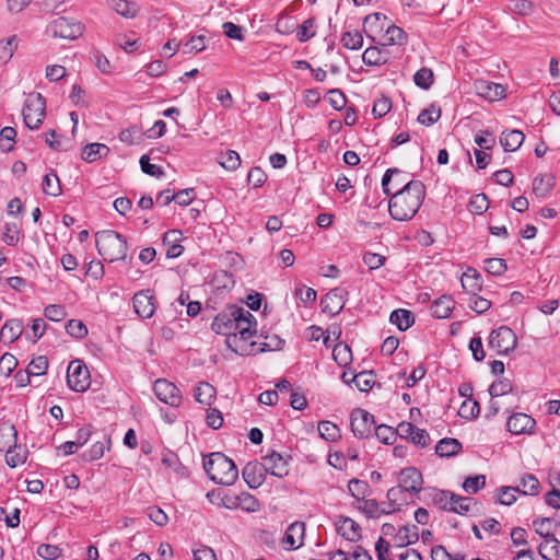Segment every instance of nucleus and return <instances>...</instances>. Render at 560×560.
Instances as JSON below:
<instances>
[{"label": "nucleus", "instance_id": "obj_1", "mask_svg": "<svg viewBox=\"0 0 560 560\" xmlns=\"http://www.w3.org/2000/svg\"><path fill=\"white\" fill-rule=\"evenodd\" d=\"M425 198V186L421 180L413 179L405 184L390 196L388 211L396 221H409L419 211Z\"/></svg>", "mask_w": 560, "mask_h": 560}, {"label": "nucleus", "instance_id": "obj_2", "mask_svg": "<svg viewBox=\"0 0 560 560\" xmlns=\"http://www.w3.org/2000/svg\"><path fill=\"white\" fill-rule=\"evenodd\" d=\"M235 314L240 316L242 312L237 305H230L214 317L211 328L214 332L226 336L225 345L230 350L240 355H250L255 352L256 342L240 343L237 334L234 332Z\"/></svg>", "mask_w": 560, "mask_h": 560}, {"label": "nucleus", "instance_id": "obj_3", "mask_svg": "<svg viewBox=\"0 0 560 560\" xmlns=\"http://www.w3.org/2000/svg\"><path fill=\"white\" fill-rule=\"evenodd\" d=\"M203 469L212 481L223 486L233 485L238 477L234 462L221 452L205 457Z\"/></svg>", "mask_w": 560, "mask_h": 560}, {"label": "nucleus", "instance_id": "obj_4", "mask_svg": "<svg viewBox=\"0 0 560 560\" xmlns=\"http://www.w3.org/2000/svg\"><path fill=\"white\" fill-rule=\"evenodd\" d=\"M95 244L98 254L107 261L125 260L127 258L128 243L126 237L113 230L98 231L95 234Z\"/></svg>", "mask_w": 560, "mask_h": 560}, {"label": "nucleus", "instance_id": "obj_5", "mask_svg": "<svg viewBox=\"0 0 560 560\" xmlns=\"http://www.w3.org/2000/svg\"><path fill=\"white\" fill-rule=\"evenodd\" d=\"M46 102L45 98L39 93H31L28 94L24 108H23V119L25 125L30 129H37L43 122L45 117Z\"/></svg>", "mask_w": 560, "mask_h": 560}, {"label": "nucleus", "instance_id": "obj_6", "mask_svg": "<svg viewBox=\"0 0 560 560\" xmlns=\"http://www.w3.org/2000/svg\"><path fill=\"white\" fill-rule=\"evenodd\" d=\"M516 346L517 337L508 326L493 329L489 336V347L495 349L498 354H509Z\"/></svg>", "mask_w": 560, "mask_h": 560}, {"label": "nucleus", "instance_id": "obj_7", "mask_svg": "<svg viewBox=\"0 0 560 560\" xmlns=\"http://www.w3.org/2000/svg\"><path fill=\"white\" fill-rule=\"evenodd\" d=\"M350 425L354 436L359 439L372 436V430L376 427L374 416L361 408L351 411Z\"/></svg>", "mask_w": 560, "mask_h": 560}, {"label": "nucleus", "instance_id": "obj_8", "mask_svg": "<svg viewBox=\"0 0 560 560\" xmlns=\"http://www.w3.org/2000/svg\"><path fill=\"white\" fill-rule=\"evenodd\" d=\"M153 392L159 400L177 408L182 404V394L176 385L166 378H159L153 384Z\"/></svg>", "mask_w": 560, "mask_h": 560}, {"label": "nucleus", "instance_id": "obj_9", "mask_svg": "<svg viewBox=\"0 0 560 560\" xmlns=\"http://www.w3.org/2000/svg\"><path fill=\"white\" fill-rule=\"evenodd\" d=\"M238 308L242 314L240 316L235 314L234 332L240 335L237 338L240 339V343H243L247 342L249 338L256 335L257 322L249 311L241 306H238Z\"/></svg>", "mask_w": 560, "mask_h": 560}, {"label": "nucleus", "instance_id": "obj_10", "mask_svg": "<svg viewBox=\"0 0 560 560\" xmlns=\"http://www.w3.org/2000/svg\"><path fill=\"white\" fill-rule=\"evenodd\" d=\"M348 292L342 288H335L327 292L320 300L322 310L331 316L339 314L346 304Z\"/></svg>", "mask_w": 560, "mask_h": 560}, {"label": "nucleus", "instance_id": "obj_11", "mask_svg": "<svg viewBox=\"0 0 560 560\" xmlns=\"http://www.w3.org/2000/svg\"><path fill=\"white\" fill-rule=\"evenodd\" d=\"M135 312L142 318H151L156 310L155 296L151 290H141L132 298Z\"/></svg>", "mask_w": 560, "mask_h": 560}, {"label": "nucleus", "instance_id": "obj_12", "mask_svg": "<svg viewBox=\"0 0 560 560\" xmlns=\"http://www.w3.org/2000/svg\"><path fill=\"white\" fill-rule=\"evenodd\" d=\"M291 457H284L282 454L271 451L267 455L262 456V465L266 471L275 477L283 478L289 474V459Z\"/></svg>", "mask_w": 560, "mask_h": 560}, {"label": "nucleus", "instance_id": "obj_13", "mask_svg": "<svg viewBox=\"0 0 560 560\" xmlns=\"http://www.w3.org/2000/svg\"><path fill=\"white\" fill-rule=\"evenodd\" d=\"M46 32L54 38L68 39L70 37V16L66 9L52 14Z\"/></svg>", "mask_w": 560, "mask_h": 560}, {"label": "nucleus", "instance_id": "obj_14", "mask_svg": "<svg viewBox=\"0 0 560 560\" xmlns=\"http://www.w3.org/2000/svg\"><path fill=\"white\" fill-rule=\"evenodd\" d=\"M536 427V420L527 413L516 412L506 421L508 431L512 434H532Z\"/></svg>", "mask_w": 560, "mask_h": 560}, {"label": "nucleus", "instance_id": "obj_15", "mask_svg": "<svg viewBox=\"0 0 560 560\" xmlns=\"http://www.w3.org/2000/svg\"><path fill=\"white\" fill-rule=\"evenodd\" d=\"M72 392L84 393L91 386V372L81 359L72 360Z\"/></svg>", "mask_w": 560, "mask_h": 560}, {"label": "nucleus", "instance_id": "obj_16", "mask_svg": "<svg viewBox=\"0 0 560 560\" xmlns=\"http://www.w3.org/2000/svg\"><path fill=\"white\" fill-rule=\"evenodd\" d=\"M398 435L419 447H425L430 441V436L425 430L419 429L407 421H401L398 424Z\"/></svg>", "mask_w": 560, "mask_h": 560}, {"label": "nucleus", "instance_id": "obj_17", "mask_svg": "<svg viewBox=\"0 0 560 560\" xmlns=\"http://www.w3.org/2000/svg\"><path fill=\"white\" fill-rule=\"evenodd\" d=\"M266 474L267 471L265 466L262 465V463L258 462L247 463L242 470L244 481L252 489H257L262 485V482L265 481Z\"/></svg>", "mask_w": 560, "mask_h": 560}, {"label": "nucleus", "instance_id": "obj_18", "mask_svg": "<svg viewBox=\"0 0 560 560\" xmlns=\"http://www.w3.org/2000/svg\"><path fill=\"white\" fill-rule=\"evenodd\" d=\"M423 482L421 472L415 467H408L400 471L399 486L410 493H419Z\"/></svg>", "mask_w": 560, "mask_h": 560}, {"label": "nucleus", "instance_id": "obj_19", "mask_svg": "<svg viewBox=\"0 0 560 560\" xmlns=\"http://www.w3.org/2000/svg\"><path fill=\"white\" fill-rule=\"evenodd\" d=\"M305 533V524L303 522L292 523L285 530L282 538V545L288 550H295L302 546Z\"/></svg>", "mask_w": 560, "mask_h": 560}, {"label": "nucleus", "instance_id": "obj_20", "mask_svg": "<svg viewBox=\"0 0 560 560\" xmlns=\"http://www.w3.org/2000/svg\"><path fill=\"white\" fill-rule=\"evenodd\" d=\"M476 93L490 102L499 101L505 95V88L501 84L479 80L475 82Z\"/></svg>", "mask_w": 560, "mask_h": 560}, {"label": "nucleus", "instance_id": "obj_21", "mask_svg": "<svg viewBox=\"0 0 560 560\" xmlns=\"http://www.w3.org/2000/svg\"><path fill=\"white\" fill-rule=\"evenodd\" d=\"M387 22L388 20L385 14L375 12L364 18L363 30L366 36L374 42V35L383 32Z\"/></svg>", "mask_w": 560, "mask_h": 560}, {"label": "nucleus", "instance_id": "obj_22", "mask_svg": "<svg viewBox=\"0 0 560 560\" xmlns=\"http://www.w3.org/2000/svg\"><path fill=\"white\" fill-rule=\"evenodd\" d=\"M183 233L179 230H170L163 236V244L167 246L166 256L177 258L182 255L184 247L179 244Z\"/></svg>", "mask_w": 560, "mask_h": 560}, {"label": "nucleus", "instance_id": "obj_23", "mask_svg": "<svg viewBox=\"0 0 560 560\" xmlns=\"http://www.w3.org/2000/svg\"><path fill=\"white\" fill-rule=\"evenodd\" d=\"M384 31L382 46L404 45L407 43L408 35L401 27L386 23Z\"/></svg>", "mask_w": 560, "mask_h": 560}, {"label": "nucleus", "instance_id": "obj_24", "mask_svg": "<svg viewBox=\"0 0 560 560\" xmlns=\"http://www.w3.org/2000/svg\"><path fill=\"white\" fill-rule=\"evenodd\" d=\"M337 532L349 541H358L361 538L360 525L350 517L340 518Z\"/></svg>", "mask_w": 560, "mask_h": 560}, {"label": "nucleus", "instance_id": "obj_25", "mask_svg": "<svg viewBox=\"0 0 560 560\" xmlns=\"http://www.w3.org/2000/svg\"><path fill=\"white\" fill-rule=\"evenodd\" d=\"M525 136L521 130H505L500 136V143L506 152L516 151L524 142Z\"/></svg>", "mask_w": 560, "mask_h": 560}, {"label": "nucleus", "instance_id": "obj_26", "mask_svg": "<svg viewBox=\"0 0 560 560\" xmlns=\"http://www.w3.org/2000/svg\"><path fill=\"white\" fill-rule=\"evenodd\" d=\"M23 332V323L21 319L12 318L4 323L0 330V338L5 342L18 340Z\"/></svg>", "mask_w": 560, "mask_h": 560}, {"label": "nucleus", "instance_id": "obj_27", "mask_svg": "<svg viewBox=\"0 0 560 560\" xmlns=\"http://www.w3.org/2000/svg\"><path fill=\"white\" fill-rule=\"evenodd\" d=\"M389 59V52L377 46L366 48L362 55V60L368 66H382Z\"/></svg>", "mask_w": 560, "mask_h": 560}, {"label": "nucleus", "instance_id": "obj_28", "mask_svg": "<svg viewBox=\"0 0 560 560\" xmlns=\"http://www.w3.org/2000/svg\"><path fill=\"white\" fill-rule=\"evenodd\" d=\"M460 282L463 289L472 295H476L482 288L481 276L474 268H468L467 271L463 273Z\"/></svg>", "mask_w": 560, "mask_h": 560}, {"label": "nucleus", "instance_id": "obj_29", "mask_svg": "<svg viewBox=\"0 0 560 560\" xmlns=\"http://www.w3.org/2000/svg\"><path fill=\"white\" fill-rule=\"evenodd\" d=\"M108 153L109 148L106 144L94 142L86 144L83 148L81 158L88 163H93L101 160L102 158L107 156Z\"/></svg>", "mask_w": 560, "mask_h": 560}, {"label": "nucleus", "instance_id": "obj_30", "mask_svg": "<svg viewBox=\"0 0 560 560\" xmlns=\"http://www.w3.org/2000/svg\"><path fill=\"white\" fill-rule=\"evenodd\" d=\"M538 551L545 560H558L560 557V541L555 535L549 536L539 545Z\"/></svg>", "mask_w": 560, "mask_h": 560}, {"label": "nucleus", "instance_id": "obj_31", "mask_svg": "<svg viewBox=\"0 0 560 560\" xmlns=\"http://www.w3.org/2000/svg\"><path fill=\"white\" fill-rule=\"evenodd\" d=\"M455 302L450 295H442L435 300L431 305V313L435 318H447L453 308Z\"/></svg>", "mask_w": 560, "mask_h": 560}, {"label": "nucleus", "instance_id": "obj_32", "mask_svg": "<svg viewBox=\"0 0 560 560\" xmlns=\"http://www.w3.org/2000/svg\"><path fill=\"white\" fill-rule=\"evenodd\" d=\"M418 539L419 533L416 525L402 526L395 536V546L398 548H404L417 542Z\"/></svg>", "mask_w": 560, "mask_h": 560}, {"label": "nucleus", "instance_id": "obj_33", "mask_svg": "<svg viewBox=\"0 0 560 560\" xmlns=\"http://www.w3.org/2000/svg\"><path fill=\"white\" fill-rule=\"evenodd\" d=\"M18 431L10 422L0 423V451L12 448L16 445Z\"/></svg>", "mask_w": 560, "mask_h": 560}, {"label": "nucleus", "instance_id": "obj_34", "mask_svg": "<svg viewBox=\"0 0 560 560\" xmlns=\"http://www.w3.org/2000/svg\"><path fill=\"white\" fill-rule=\"evenodd\" d=\"M389 322L399 330L405 331L413 325L415 316L412 312L408 310L398 308L392 312Z\"/></svg>", "mask_w": 560, "mask_h": 560}, {"label": "nucleus", "instance_id": "obj_35", "mask_svg": "<svg viewBox=\"0 0 560 560\" xmlns=\"http://www.w3.org/2000/svg\"><path fill=\"white\" fill-rule=\"evenodd\" d=\"M112 9L126 19H133L139 12V5L136 2L127 0H107Z\"/></svg>", "mask_w": 560, "mask_h": 560}, {"label": "nucleus", "instance_id": "obj_36", "mask_svg": "<svg viewBox=\"0 0 560 560\" xmlns=\"http://www.w3.org/2000/svg\"><path fill=\"white\" fill-rule=\"evenodd\" d=\"M462 450V443L457 439L444 438L435 446V452L441 457H451Z\"/></svg>", "mask_w": 560, "mask_h": 560}, {"label": "nucleus", "instance_id": "obj_37", "mask_svg": "<svg viewBox=\"0 0 560 560\" xmlns=\"http://www.w3.org/2000/svg\"><path fill=\"white\" fill-rule=\"evenodd\" d=\"M215 388L208 382H200L194 390L195 399L206 406H210L215 398Z\"/></svg>", "mask_w": 560, "mask_h": 560}, {"label": "nucleus", "instance_id": "obj_38", "mask_svg": "<svg viewBox=\"0 0 560 560\" xmlns=\"http://www.w3.org/2000/svg\"><path fill=\"white\" fill-rule=\"evenodd\" d=\"M110 438L107 435L103 436V441H96L88 453H83L82 457L84 460L93 462L104 456L105 450L109 448Z\"/></svg>", "mask_w": 560, "mask_h": 560}, {"label": "nucleus", "instance_id": "obj_39", "mask_svg": "<svg viewBox=\"0 0 560 560\" xmlns=\"http://www.w3.org/2000/svg\"><path fill=\"white\" fill-rule=\"evenodd\" d=\"M553 178L547 175H538L533 180V191L536 196L545 197L553 188Z\"/></svg>", "mask_w": 560, "mask_h": 560}, {"label": "nucleus", "instance_id": "obj_40", "mask_svg": "<svg viewBox=\"0 0 560 560\" xmlns=\"http://www.w3.org/2000/svg\"><path fill=\"white\" fill-rule=\"evenodd\" d=\"M374 434L377 438V440L386 445H392L395 443L398 435V427L396 429L386 425L381 424L374 428Z\"/></svg>", "mask_w": 560, "mask_h": 560}, {"label": "nucleus", "instance_id": "obj_41", "mask_svg": "<svg viewBox=\"0 0 560 560\" xmlns=\"http://www.w3.org/2000/svg\"><path fill=\"white\" fill-rule=\"evenodd\" d=\"M518 492L526 495H535L539 492L540 483L539 480L532 474H526L521 478Z\"/></svg>", "mask_w": 560, "mask_h": 560}, {"label": "nucleus", "instance_id": "obj_42", "mask_svg": "<svg viewBox=\"0 0 560 560\" xmlns=\"http://www.w3.org/2000/svg\"><path fill=\"white\" fill-rule=\"evenodd\" d=\"M332 357L340 366H346L352 360V352L347 343L338 342L332 349Z\"/></svg>", "mask_w": 560, "mask_h": 560}, {"label": "nucleus", "instance_id": "obj_43", "mask_svg": "<svg viewBox=\"0 0 560 560\" xmlns=\"http://www.w3.org/2000/svg\"><path fill=\"white\" fill-rule=\"evenodd\" d=\"M455 494L456 493L448 490H439L433 495V502L441 510L451 512L453 504L456 503Z\"/></svg>", "mask_w": 560, "mask_h": 560}, {"label": "nucleus", "instance_id": "obj_44", "mask_svg": "<svg viewBox=\"0 0 560 560\" xmlns=\"http://www.w3.org/2000/svg\"><path fill=\"white\" fill-rule=\"evenodd\" d=\"M441 117V108L435 104H431L428 108L421 110L417 120L423 126H431Z\"/></svg>", "mask_w": 560, "mask_h": 560}, {"label": "nucleus", "instance_id": "obj_45", "mask_svg": "<svg viewBox=\"0 0 560 560\" xmlns=\"http://www.w3.org/2000/svg\"><path fill=\"white\" fill-rule=\"evenodd\" d=\"M317 429L319 435L326 441L334 442L340 438V429L330 421H320Z\"/></svg>", "mask_w": 560, "mask_h": 560}, {"label": "nucleus", "instance_id": "obj_46", "mask_svg": "<svg viewBox=\"0 0 560 560\" xmlns=\"http://www.w3.org/2000/svg\"><path fill=\"white\" fill-rule=\"evenodd\" d=\"M61 185L58 176L55 173H48L44 177L43 191L52 197H57L61 194Z\"/></svg>", "mask_w": 560, "mask_h": 560}, {"label": "nucleus", "instance_id": "obj_47", "mask_svg": "<svg viewBox=\"0 0 560 560\" xmlns=\"http://www.w3.org/2000/svg\"><path fill=\"white\" fill-rule=\"evenodd\" d=\"M219 163L228 171H235L241 165V158L236 151L228 150L220 154Z\"/></svg>", "mask_w": 560, "mask_h": 560}, {"label": "nucleus", "instance_id": "obj_48", "mask_svg": "<svg viewBox=\"0 0 560 560\" xmlns=\"http://www.w3.org/2000/svg\"><path fill=\"white\" fill-rule=\"evenodd\" d=\"M348 489L358 501L363 500L370 492L369 483L360 479H351L348 483Z\"/></svg>", "mask_w": 560, "mask_h": 560}, {"label": "nucleus", "instance_id": "obj_49", "mask_svg": "<svg viewBox=\"0 0 560 560\" xmlns=\"http://www.w3.org/2000/svg\"><path fill=\"white\" fill-rule=\"evenodd\" d=\"M341 44L345 48L357 50L360 49L363 45L362 34L358 31L355 32H345L341 36Z\"/></svg>", "mask_w": 560, "mask_h": 560}, {"label": "nucleus", "instance_id": "obj_50", "mask_svg": "<svg viewBox=\"0 0 560 560\" xmlns=\"http://www.w3.org/2000/svg\"><path fill=\"white\" fill-rule=\"evenodd\" d=\"M512 390H513L512 382L505 377L499 378L498 381L493 382L488 389V392L492 398L506 395V394L511 393Z\"/></svg>", "mask_w": 560, "mask_h": 560}, {"label": "nucleus", "instance_id": "obj_51", "mask_svg": "<svg viewBox=\"0 0 560 560\" xmlns=\"http://www.w3.org/2000/svg\"><path fill=\"white\" fill-rule=\"evenodd\" d=\"M92 102L91 95L79 85H72V106L88 108Z\"/></svg>", "mask_w": 560, "mask_h": 560}, {"label": "nucleus", "instance_id": "obj_52", "mask_svg": "<svg viewBox=\"0 0 560 560\" xmlns=\"http://www.w3.org/2000/svg\"><path fill=\"white\" fill-rule=\"evenodd\" d=\"M434 80L433 71L429 68L419 69L413 75V82L417 86L428 90Z\"/></svg>", "mask_w": 560, "mask_h": 560}, {"label": "nucleus", "instance_id": "obj_53", "mask_svg": "<svg viewBox=\"0 0 560 560\" xmlns=\"http://www.w3.org/2000/svg\"><path fill=\"white\" fill-rule=\"evenodd\" d=\"M351 381H353L360 392L370 390L374 384L373 375L371 372H361L359 374L352 375Z\"/></svg>", "mask_w": 560, "mask_h": 560}, {"label": "nucleus", "instance_id": "obj_54", "mask_svg": "<svg viewBox=\"0 0 560 560\" xmlns=\"http://www.w3.org/2000/svg\"><path fill=\"white\" fill-rule=\"evenodd\" d=\"M509 10L518 15H528L534 10V3L530 0H511Z\"/></svg>", "mask_w": 560, "mask_h": 560}, {"label": "nucleus", "instance_id": "obj_55", "mask_svg": "<svg viewBox=\"0 0 560 560\" xmlns=\"http://www.w3.org/2000/svg\"><path fill=\"white\" fill-rule=\"evenodd\" d=\"M480 412V405L476 400H466L462 404L459 408V416L464 419H474Z\"/></svg>", "mask_w": 560, "mask_h": 560}, {"label": "nucleus", "instance_id": "obj_56", "mask_svg": "<svg viewBox=\"0 0 560 560\" xmlns=\"http://www.w3.org/2000/svg\"><path fill=\"white\" fill-rule=\"evenodd\" d=\"M486 485V477L483 475H478L474 477H467L463 483V489L467 493H477L479 489L483 488Z\"/></svg>", "mask_w": 560, "mask_h": 560}, {"label": "nucleus", "instance_id": "obj_57", "mask_svg": "<svg viewBox=\"0 0 560 560\" xmlns=\"http://www.w3.org/2000/svg\"><path fill=\"white\" fill-rule=\"evenodd\" d=\"M18 47V37L11 36L5 43H0V60L7 62L10 60Z\"/></svg>", "mask_w": 560, "mask_h": 560}, {"label": "nucleus", "instance_id": "obj_58", "mask_svg": "<svg viewBox=\"0 0 560 560\" xmlns=\"http://www.w3.org/2000/svg\"><path fill=\"white\" fill-rule=\"evenodd\" d=\"M489 207L488 198L485 194L474 196L469 201V210L472 213L482 214Z\"/></svg>", "mask_w": 560, "mask_h": 560}, {"label": "nucleus", "instance_id": "obj_59", "mask_svg": "<svg viewBox=\"0 0 560 560\" xmlns=\"http://www.w3.org/2000/svg\"><path fill=\"white\" fill-rule=\"evenodd\" d=\"M260 503L259 501L249 492H242L240 494V506L243 511L246 512H256L259 510Z\"/></svg>", "mask_w": 560, "mask_h": 560}, {"label": "nucleus", "instance_id": "obj_60", "mask_svg": "<svg viewBox=\"0 0 560 560\" xmlns=\"http://www.w3.org/2000/svg\"><path fill=\"white\" fill-rule=\"evenodd\" d=\"M485 268L493 276H501L506 270V264L502 258H489L485 260Z\"/></svg>", "mask_w": 560, "mask_h": 560}, {"label": "nucleus", "instance_id": "obj_61", "mask_svg": "<svg viewBox=\"0 0 560 560\" xmlns=\"http://www.w3.org/2000/svg\"><path fill=\"white\" fill-rule=\"evenodd\" d=\"M18 365L16 358L11 353H4L0 358V374L3 376H10V374L14 371Z\"/></svg>", "mask_w": 560, "mask_h": 560}, {"label": "nucleus", "instance_id": "obj_62", "mask_svg": "<svg viewBox=\"0 0 560 560\" xmlns=\"http://www.w3.org/2000/svg\"><path fill=\"white\" fill-rule=\"evenodd\" d=\"M48 368V360L46 357L40 355L31 361L27 366L28 373L33 376H39L46 373Z\"/></svg>", "mask_w": 560, "mask_h": 560}, {"label": "nucleus", "instance_id": "obj_63", "mask_svg": "<svg viewBox=\"0 0 560 560\" xmlns=\"http://www.w3.org/2000/svg\"><path fill=\"white\" fill-rule=\"evenodd\" d=\"M327 100L331 107L336 110L342 109L347 104L346 95L337 89L328 91Z\"/></svg>", "mask_w": 560, "mask_h": 560}, {"label": "nucleus", "instance_id": "obj_64", "mask_svg": "<svg viewBox=\"0 0 560 560\" xmlns=\"http://www.w3.org/2000/svg\"><path fill=\"white\" fill-rule=\"evenodd\" d=\"M362 503L359 506V510L362 511L368 517L374 518L380 516V505L374 499H363L360 500Z\"/></svg>", "mask_w": 560, "mask_h": 560}]
</instances>
